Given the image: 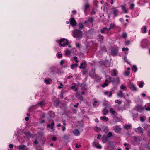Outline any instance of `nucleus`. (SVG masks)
<instances>
[{"instance_id":"1","label":"nucleus","mask_w":150,"mask_h":150,"mask_svg":"<svg viewBox=\"0 0 150 150\" xmlns=\"http://www.w3.org/2000/svg\"><path fill=\"white\" fill-rule=\"evenodd\" d=\"M73 32V36L78 40L80 39L82 37V32L78 29L74 30Z\"/></svg>"},{"instance_id":"2","label":"nucleus","mask_w":150,"mask_h":150,"mask_svg":"<svg viewBox=\"0 0 150 150\" xmlns=\"http://www.w3.org/2000/svg\"><path fill=\"white\" fill-rule=\"evenodd\" d=\"M109 79L110 82H112L117 84H119L120 83L119 79L118 77L114 78L110 76L109 77Z\"/></svg>"},{"instance_id":"3","label":"nucleus","mask_w":150,"mask_h":150,"mask_svg":"<svg viewBox=\"0 0 150 150\" xmlns=\"http://www.w3.org/2000/svg\"><path fill=\"white\" fill-rule=\"evenodd\" d=\"M68 43V40L67 39H63L60 40L59 44L62 46H65Z\"/></svg>"},{"instance_id":"4","label":"nucleus","mask_w":150,"mask_h":150,"mask_svg":"<svg viewBox=\"0 0 150 150\" xmlns=\"http://www.w3.org/2000/svg\"><path fill=\"white\" fill-rule=\"evenodd\" d=\"M102 141L104 143H105L109 141V139L105 135L103 136L102 137Z\"/></svg>"},{"instance_id":"5","label":"nucleus","mask_w":150,"mask_h":150,"mask_svg":"<svg viewBox=\"0 0 150 150\" xmlns=\"http://www.w3.org/2000/svg\"><path fill=\"white\" fill-rule=\"evenodd\" d=\"M70 24L72 26H75L76 25L75 20L73 18H71L70 21Z\"/></svg>"},{"instance_id":"6","label":"nucleus","mask_w":150,"mask_h":150,"mask_svg":"<svg viewBox=\"0 0 150 150\" xmlns=\"http://www.w3.org/2000/svg\"><path fill=\"white\" fill-rule=\"evenodd\" d=\"M17 148L19 150H25L26 149V146L24 145H20L18 146Z\"/></svg>"},{"instance_id":"7","label":"nucleus","mask_w":150,"mask_h":150,"mask_svg":"<svg viewBox=\"0 0 150 150\" xmlns=\"http://www.w3.org/2000/svg\"><path fill=\"white\" fill-rule=\"evenodd\" d=\"M114 129L115 132L116 133H119L121 130V129L118 126H115Z\"/></svg>"},{"instance_id":"8","label":"nucleus","mask_w":150,"mask_h":150,"mask_svg":"<svg viewBox=\"0 0 150 150\" xmlns=\"http://www.w3.org/2000/svg\"><path fill=\"white\" fill-rule=\"evenodd\" d=\"M135 131L141 133H142L143 132V129L139 127L136 129Z\"/></svg>"},{"instance_id":"9","label":"nucleus","mask_w":150,"mask_h":150,"mask_svg":"<svg viewBox=\"0 0 150 150\" xmlns=\"http://www.w3.org/2000/svg\"><path fill=\"white\" fill-rule=\"evenodd\" d=\"M112 9L113 10V14L114 16H117V13L118 11V10L114 7L112 8Z\"/></svg>"},{"instance_id":"10","label":"nucleus","mask_w":150,"mask_h":150,"mask_svg":"<svg viewBox=\"0 0 150 150\" xmlns=\"http://www.w3.org/2000/svg\"><path fill=\"white\" fill-rule=\"evenodd\" d=\"M130 88L134 91H136L137 90V88L132 83L130 84L129 87Z\"/></svg>"},{"instance_id":"11","label":"nucleus","mask_w":150,"mask_h":150,"mask_svg":"<svg viewBox=\"0 0 150 150\" xmlns=\"http://www.w3.org/2000/svg\"><path fill=\"white\" fill-rule=\"evenodd\" d=\"M73 133L74 135L76 136H78L80 135L79 131L77 129L74 130L73 131Z\"/></svg>"},{"instance_id":"12","label":"nucleus","mask_w":150,"mask_h":150,"mask_svg":"<svg viewBox=\"0 0 150 150\" xmlns=\"http://www.w3.org/2000/svg\"><path fill=\"white\" fill-rule=\"evenodd\" d=\"M55 124L54 122H53L51 124H49L47 125V127L48 128H50L51 129H53L54 128V125Z\"/></svg>"},{"instance_id":"13","label":"nucleus","mask_w":150,"mask_h":150,"mask_svg":"<svg viewBox=\"0 0 150 150\" xmlns=\"http://www.w3.org/2000/svg\"><path fill=\"white\" fill-rule=\"evenodd\" d=\"M44 102L43 101H41L39 102L37 104V105L38 106H39L40 107H42L43 105H44Z\"/></svg>"},{"instance_id":"14","label":"nucleus","mask_w":150,"mask_h":150,"mask_svg":"<svg viewBox=\"0 0 150 150\" xmlns=\"http://www.w3.org/2000/svg\"><path fill=\"white\" fill-rule=\"evenodd\" d=\"M59 99L57 98L54 101V105L57 106L59 105Z\"/></svg>"},{"instance_id":"15","label":"nucleus","mask_w":150,"mask_h":150,"mask_svg":"<svg viewBox=\"0 0 150 150\" xmlns=\"http://www.w3.org/2000/svg\"><path fill=\"white\" fill-rule=\"evenodd\" d=\"M117 96L119 97H122L123 96V93L121 91H119L117 93Z\"/></svg>"},{"instance_id":"16","label":"nucleus","mask_w":150,"mask_h":150,"mask_svg":"<svg viewBox=\"0 0 150 150\" xmlns=\"http://www.w3.org/2000/svg\"><path fill=\"white\" fill-rule=\"evenodd\" d=\"M76 96L79 99V100L81 101L83 100V97L79 95H78L77 93H76Z\"/></svg>"},{"instance_id":"17","label":"nucleus","mask_w":150,"mask_h":150,"mask_svg":"<svg viewBox=\"0 0 150 150\" xmlns=\"http://www.w3.org/2000/svg\"><path fill=\"white\" fill-rule=\"evenodd\" d=\"M113 71V74L112 75V76H117V71L115 69H114Z\"/></svg>"},{"instance_id":"18","label":"nucleus","mask_w":150,"mask_h":150,"mask_svg":"<svg viewBox=\"0 0 150 150\" xmlns=\"http://www.w3.org/2000/svg\"><path fill=\"white\" fill-rule=\"evenodd\" d=\"M133 139L134 141V142H139L140 140L139 139V138L138 139L135 137H133Z\"/></svg>"},{"instance_id":"19","label":"nucleus","mask_w":150,"mask_h":150,"mask_svg":"<svg viewBox=\"0 0 150 150\" xmlns=\"http://www.w3.org/2000/svg\"><path fill=\"white\" fill-rule=\"evenodd\" d=\"M131 126L130 125H125L124 126V128L125 129H127L130 128H131Z\"/></svg>"},{"instance_id":"20","label":"nucleus","mask_w":150,"mask_h":150,"mask_svg":"<svg viewBox=\"0 0 150 150\" xmlns=\"http://www.w3.org/2000/svg\"><path fill=\"white\" fill-rule=\"evenodd\" d=\"M100 119L103 121H107L108 120V119L105 116L102 117H100Z\"/></svg>"},{"instance_id":"21","label":"nucleus","mask_w":150,"mask_h":150,"mask_svg":"<svg viewBox=\"0 0 150 150\" xmlns=\"http://www.w3.org/2000/svg\"><path fill=\"white\" fill-rule=\"evenodd\" d=\"M122 9L124 11V12L127 13V10L125 9V6L124 5H122L121 6Z\"/></svg>"},{"instance_id":"22","label":"nucleus","mask_w":150,"mask_h":150,"mask_svg":"<svg viewBox=\"0 0 150 150\" xmlns=\"http://www.w3.org/2000/svg\"><path fill=\"white\" fill-rule=\"evenodd\" d=\"M132 69L134 72H136L137 70V67L135 65H134L132 66Z\"/></svg>"},{"instance_id":"23","label":"nucleus","mask_w":150,"mask_h":150,"mask_svg":"<svg viewBox=\"0 0 150 150\" xmlns=\"http://www.w3.org/2000/svg\"><path fill=\"white\" fill-rule=\"evenodd\" d=\"M98 104L99 103L98 101H95L93 104V105L94 107H96Z\"/></svg>"},{"instance_id":"24","label":"nucleus","mask_w":150,"mask_h":150,"mask_svg":"<svg viewBox=\"0 0 150 150\" xmlns=\"http://www.w3.org/2000/svg\"><path fill=\"white\" fill-rule=\"evenodd\" d=\"M79 26L80 28L83 29L84 28V26L83 24L82 23H80L79 25Z\"/></svg>"},{"instance_id":"25","label":"nucleus","mask_w":150,"mask_h":150,"mask_svg":"<svg viewBox=\"0 0 150 150\" xmlns=\"http://www.w3.org/2000/svg\"><path fill=\"white\" fill-rule=\"evenodd\" d=\"M124 74L125 75L128 76L130 74V72L129 71L127 70L124 72Z\"/></svg>"},{"instance_id":"26","label":"nucleus","mask_w":150,"mask_h":150,"mask_svg":"<svg viewBox=\"0 0 150 150\" xmlns=\"http://www.w3.org/2000/svg\"><path fill=\"white\" fill-rule=\"evenodd\" d=\"M108 83H106V82H104V83H103V84L101 86H102V87H103V88H104V87H105V86H108Z\"/></svg>"},{"instance_id":"27","label":"nucleus","mask_w":150,"mask_h":150,"mask_svg":"<svg viewBox=\"0 0 150 150\" xmlns=\"http://www.w3.org/2000/svg\"><path fill=\"white\" fill-rule=\"evenodd\" d=\"M78 65L77 64H72L71 66V68L72 69H73L74 67H77Z\"/></svg>"},{"instance_id":"28","label":"nucleus","mask_w":150,"mask_h":150,"mask_svg":"<svg viewBox=\"0 0 150 150\" xmlns=\"http://www.w3.org/2000/svg\"><path fill=\"white\" fill-rule=\"evenodd\" d=\"M145 117H140V120L141 122H144L145 119Z\"/></svg>"},{"instance_id":"29","label":"nucleus","mask_w":150,"mask_h":150,"mask_svg":"<svg viewBox=\"0 0 150 150\" xmlns=\"http://www.w3.org/2000/svg\"><path fill=\"white\" fill-rule=\"evenodd\" d=\"M98 142L95 140L93 142V144L94 145L95 147L96 146L98 145Z\"/></svg>"},{"instance_id":"30","label":"nucleus","mask_w":150,"mask_h":150,"mask_svg":"<svg viewBox=\"0 0 150 150\" xmlns=\"http://www.w3.org/2000/svg\"><path fill=\"white\" fill-rule=\"evenodd\" d=\"M140 83L139 84V86L140 88H142L143 86L144 83L142 81H141Z\"/></svg>"},{"instance_id":"31","label":"nucleus","mask_w":150,"mask_h":150,"mask_svg":"<svg viewBox=\"0 0 150 150\" xmlns=\"http://www.w3.org/2000/svg\"><path fill=\"white\" fill-rule=\"evenodd\" d=\"M126 88L125 86H124L123 85H121L120 86V88L122 90H124L125 89H126Z\"/></svg>"},{"instance_id":"32","label":"nucleus","mask_w":150,"mask_h":150,"mask_svg":"<svg viewBox=\"0 0 150 150\" xmlns=\"http://www.w3.org/2000/svg\"><path fill=\"white\" fill-rule=\"evenodd\" d=\"M112 135V134L111 132H109L107 134V137H110Z\"/></svg>"},{"instance_id":"33","label":"nucleus","mask_w":150,"mask_h":150,"mask_svg":"<svg viewBox=\"0 0 150 150\" xmlns=\"http://www.w3.org/2000/svg\"><path fill=\"white\" fill-rule=\"evenodd\" d=\"M130 44V42L129 40H127L125 42V44L126 45H128Z\"/></svg>"},{"instance_id":"34","label":"nucleus","mask_w":150,"mask_h":150,"mask_svg":"<svg viewBox=\"0 0 150 150\" xmlns=\"http://www.w3.org/2000/svg\"><path fill=\"white\" fill-rule=\"evenodd\" d=\"M89 7V5L88 4H86L85 5V10L87 9Z\"/></svg>"},{"instance_id":"35","label":"nucleus","mask_w":150,"mask_h":150,"mask_svg":"<svg viewBox=\"0 0 150 150\" xmlns=\"http://www.w3.org/2000/svg\"><path fill=\"white\" fill-rule=\"evenodd\" d=\"M71 52L70 51H69V50H67L66 51L65 54L66 55H68L70 54Z\"/></svg>"},{"instance_id":"36","label":"nucleus","mask_w":150,"mask_h":150,"mask_svg":"<svg viewBox=\"0 0 150 150\" xmlns=\"http://www.w3.org/2000/svg\"><path fill=\"white\" fill-rule=\"evenodd\" d=\"M71 88L72 89H73L74 90V91H76L77 90V88H76L75 86H72L71 87Z\"/></svg>"},{"instance_id":"37","label":"nucleus","mask_w":150,"mask_h":150,"mask_svg":"<svg viewBox=\"0 0 150 150\" xmlns=\"http://www.w3.org/2000/svg\"><path fill=\"white\" fill-rule=\"evenodd\" d=\"M128 50H129V49L128 48H125V47H124V48H122V50L123 51H125V50L128 51Z\"/></svg>"},{"instance_id":"38","label":"nucleus","mask_w":150,"mask_h":150,"mask_svg":"<svg viewBox=\"0 0 150 150\" xmlns=\"http://www.w3.org/2000/svg\"><path fill=\"white\" fill-rule=\"evenodd\" d=\"M107 29V28H103V29H102L101 30V33H103L106 30V29Z\"/></svg>"},{"instance_id":"39","label":"nucleus","mask_w":150,"mask_h":150,"mask_svg":"<svg viewBox=\"0 0 150 150\" xmlns=\"http://www.w3.org/2000/svg\"><path fill=\"white\" fill-rule=\"evenodd\" d=\"M76 47L79 48H80V44L79 43H77L76 44Z\"/></svg>"},{"instance_id":"40","label":"nucleus","mask_w":150,"mask_h":150,"mask_svg":"<svg viewBox=\"0 0 150 150\" xmlns=\"http://www.w3.org/2000/svg\"><path fill=\"white\" fill-rule=\"evenodd\" d=\"M114 108H110V112H115V111L113 110Z\"/></svg>"},{"instance_id":"41","label":"nucleus","mask_w":150,"mask_h":150,"mask_svg":"<svg viewBox=\"0 0 150 150\" xmlns=\"http://www.w3.org/2000/svg\"><path fill=\"white\" fill-rule=\"evenodd\" d=\"M83 63H81V65L79 66V68L81 69H84V67L83 66Z\"/></svg>"},{"instance_id":"42","label":"nucleus","mask_w":150,"mask_h":150,"mask_svg":"<svg viewBox=\"0 0 150 150\" xmlns=\"http://www.w3.org/2000/svg\"><path fill=\"white\" fill-rule=\"evenodd\" d=\"M127 35L126 33H124L123 34L122 37L123 38H126L127 37Z\"/></svg>"},{"instance_id":"43","label":"nucleus","mask_w":150,"mask_h":150,"mask_svg":"<svg viewBox=\"0 0 150 150\" xmlns=\"http://www.w3.org/2000/svg\"><path fill=\"white\" fill-rule=\"evenodd\" d=\"M115 102L116 103H117L119 104L120 105V104L121 103H122V102L121 101H119L118 100H116L115 101Z\"/></svg>"},{"instance_id":"44","label":"nucleus","mask_w":150,"mask_h":150,"mask_svg":"<svg viewBox=\"0 0 150 150\" xmlns=\"http://www.w3.org/2000/svg\"><path fill=\"white\" fill-rule=\"evenodd\" d=\"M134 4H131L130 5V8L131 9L133 8H134Z\"/></svg>"},{"instance_id":"45","label":"nucleus","mask_w":150,"mask_h":150,"mask_svg":"<svg viewBox=\"0 0 150 150\" xmlns=\"http://www.w3.org/2000/svg\"><path fill=\"white\" fill-rule=\"evenodd\" d=\"M90 21L89 20H88V21H86L84 22V23L86 25H87L88 24V22H90Z\"/></svg>"},{"instance_id":"46","label":"nucleus","mask_w":150,"mask_h":150,"mask_svg":"<svg viewBox=\"0 0 150 150\" xmlns=\"http://www.w3.org/2000/svg\"><path fill=\"white\" fill-rule=\"evenodd\" d=\"M45 83L47 84H49L50 83L49 81V80H47V79L45 80Z\"/></svg>"},{"instance_id":"47","label":"nucleus","mask_w":150,"mask_h":150,"mask_svg":"<svg viewBox=\"0 0 150 150\" xmlns=\"http://www.w3.org/2000/svg\"><path fill=\"white\" fill-rule=\"evenodd\" d=\"M144 33H146V28L145 26L144 27Z\"/></svg>"},{"instance_id":"48","label":"nucleus","mask_w":150,"mask_h":150,"mask_svg":"<svg viewBox=\"0 0 150 150\" xmlns=\"http://www.w3.org/2000/svg\"><path fill=\"white\" fill-rule=\"evenodd\" d=\"M96 147L99 149H101L102 148L101 146L99 144L98 145V146H96Z\"/></svg>"},{"instance_id":"49","label":"nucleus","mask_w":150,"mask_h":150,"mask_svg":"<svg viewBox=\"0 0 150 150\" xmlns=\"http://www.w3.org/2000/svg\"><path fill=\"white\" fill-rule=\"evenodd\" d=\"M77 58L76 57H74V59H75V61H76V62L77 63L78 62V60H77Z\"/></svg>"},{"instance_id":"50","label":"nucleus","mask_w":150,"mask_h":150,"mask_svg":"<svg viewBox=\"0 0 150 150\" xmlns=\"http://www.w3.org/2000/svg\"><path fill=\"white\" fill-rule=\"evenodd\" d=\"M27 136H29L30 135V133L29 132H25L24 133Z\"/></svg>"},{"instance_id":"51","label":"nucleus","mask_w":150,"mask_h":150,"mask_svg":"<svg viewBox=\"0 0 150 150\" xmlns=\"http://www.w3.org/2000/svg\"><path fill=\"white\" fill-rule=\"evenodd\" d=\"M115 27V25L114 24H111L110 25V28H114Z\"/></svg>"},{"instance_id":"52","label":"nucleus","mask_w":150,"mask_h":150,"mask_svg":"<svg viewBox=\"0 0 150 150\" xmlns=\"http://www.w3.org/2000/svg\"><path fill=\"white\" fill-rule=\"evenodd\" d=\"M131 102V101L130 100H127V103L128 104H129Z\"/></svg>"},{"instance_id":"53","label":"nucleus","mask_w":150,"mask_h":150,"mask_svg":"<svg viewBox=\"0 0 150 150\" xmlns=\"http://www.w3.org/2000/svg\"><path fill=\"white\" fill-rule=\"evenodd\" d=\"M145 109L147 111L150 110V107H147V108H146Z\"/></svg>"},{"instance_id":"54","label":"nucleus","mask_w":150,"mask_h":150,"mask_svg":"<svg viewBox=\"0 0 150 150\" xmlns=\"http://www.w3.org/2000/svg\"><path fill=\"white\" fill-rule=\"evenodd\" d=\"M60 86H59L58 87V88L59 89H61L62 88V86H63V85L62 84V83H61L60 84Z\"/></svg>"},{"instance_id":"55","label":"nucleus","mask_w":150,"mask_h":150,"mask_svg":"<svg viewBox=\"0 0 150 150\" xmlns=\"http://www.w3.org/2000/svg\"><path fill=\"white\" fill-rule=\"evenodd\" d=\"M129 145H128V146H127L125 147V149L126 150H129Z\"/></svg>"},{"instance_id":"56","label":"nucleus","mask_w":150,"mask_h":150,"mask_svg":"<svg viewBox=\"0 0 150 150\" xmlns=\"http://www.w3.org/2000/svg\"><path fill=\"white\" fill-rule=\"evenodd\" d=\"M13 146V145L12 144H10L9 145V147L10 148H12Z\"/></svg>"},{"instance_id":"57","label":"nucleus","mask_w":150,"mask_h":150,"mask_svg":"<svg viewBox=\"0 0 150 150\" xmlns=\"http://www.w3.org/2000/svg\"><path fill=\"white\" fill-rule=\"evenodd\" d=\"M57 138L55 137H54L52 138V139L53 141H55L56 140Z\"/></svg>"},{"instance_id":"58","label":"nucleus","mask_w":150,"mask_h":150,"mask_svg":"<svg viewBox=\"0 0 150 150\" xmlns=\"http://www.w3.org/2000/svg\"><path fill=\"white\" fill-rule=\"evenodd\" d=\"M34 143L35 144H38V141L36 140H35L34 142Z\"/></svg>"},{"instance_id":"59","label":"nucleus","mask_w":150,"mask_h":150,"mask_svg":"<svg viewBox=\"0 0 150 150\" xmlns=\"http://www.w3.org/2000/svg\"><path fill=\"white\" fill-rule=\"evenodd\" d=\"M80 147V145H78V144H76V147L77 148H79V147Z\"/></svg>"},{"instance_id":"60","label":"nucleus","mask_w":150,"mask_h":150,"mask_svg":"<svg viewBox=\"0 0 150 150\" xmlns=\"http://www.w3.org/2000/svg\"><path fill=\"white\" fill-rule=\"evenodd\" d=\"M111 28L110 27L108 29H107H107H106V30L107 31V33H108V32L109 31H110V30L111 29Z\"/></svg>"},{"instance_id":"61","label":"nucleus","mask_w":150,"mask_h":150,"mask_svg":"<svg viewBox=\"0 0 150 150\" xmlns=\"http://www.w3.org/2000/svg\"><path fill=\"white\" fill-rule=\"evenodd\" d=\"M64 62V61L63 60H62L60 62V64L61 65H63Z\"/></svg>"},{"instance_id":"62","label":"nucleus","mask_w":150,"mask_h":150,"mask_svg":"<svg viewBox=\"0 0 150 150\" xmlns=\"http://www.w3.org/2000/svg\"><path fill=\"white\" fill-rule=\"evenodd\" d=\"M40 122V123L42 124V123H44L45 122V121L44 120H41Z\"/></svg>"},{"instance_id":"63","label":"nucleus","mask_w":150,"mask_h":150,"mask_svg":"<svg viewBox=\"0 0 150 150\" xmlns=\"http://www.w3.org/2000/svg\"><path fill=\"white\" fill-rule=\"evenodd\" d=\"M58 57H59V58H61V57H62V54H58Z\"/></svg>"},{"instance_id":"64","label":"nucleus","mask_w":150,"mask_h":150,"mask_svg":"<svg viewBox=\"0 0 150 150\" xmlns=\"http://www.w3.org/2000/svg\"><path fill=\"white\" fill-rule=\"evenodd\" d=\"M66 129V128L64 126L62 128V130L63 131H64Z\"/></svg>"}]
</instances>
